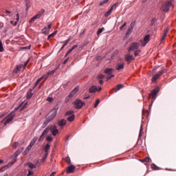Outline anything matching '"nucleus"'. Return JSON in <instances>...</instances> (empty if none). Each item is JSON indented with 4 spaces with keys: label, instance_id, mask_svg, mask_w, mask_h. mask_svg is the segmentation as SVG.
I'll use <instances>...</instances> for the list:
<instances>
[{
    "label": "nucleus",
    "instance_id": "33",
    "mask_svg": "<svg viewBox=\"0 0 176 176\" xmlns=\"http://www.w3.org/2000/svg\"><path fill=\"white\" fill-rule=\"evenodd\" d=\"M68 42H69V39L67 40V41L65 42L64 45H63L62 46V47L60 48L61 50H63V49H64V47H65V46H67V45H68Z\"/></svg>",
    "mask_w": 176,
    "mask_h": 176
},
{
    "label": "nucleus",
    "instance_id": "11",
    "mask_svg": "<svg viewBox=\"0 0 176 176\" xmlns=\"http://www.w3.org/2000/svg\"><path fill=\"white\" fill-rule=\"evenodd\" d=\"M78 90H79V88L78 87L74 88V90L70 93V94L67 98V100H71V98H72V97H74V96H75V94L78 93Z\"/></svg>",
    "mask_w": 176,
    "mask_h": 176
},
{
    "label": "nucleus",
    "instance_id": "13",
    "mask_svg": "<svg viewBox=\"0 0 176 176\" xmlns=\"http://www.w3.org/2000/svg\"><path fill=\"white\" fill-rule=\"evenodd\" d=\"M163 74V70L160 71L155 76H153L152 79V82H155V80H157L159 78H160V76Z\"/></svg>",
    "mask_w": 176,
    "mask_h": 176
},
{
    "label": "nucleus",
    "instance_id": "16",
    "mask_svg": "<svg viewBox=\"0 0 176 176\" xmlns=\"http://www.w3.org/2000/svg\"><path fill=\"white\" fill-rule=\"evenodd\" d=\"M23 151H24V148H21L20 150L15 152V153L14 154L13 160H16L17 157L20 155L21 152H23Z\"/></svg>",
    "mask_w": 176,
    "mask_h": 176
},
{
    "label": "nucleus",
    "instance_id": "24",
    "mask_svg": "<svg viewBox=\"0 0 176 176\" xmlns=\"http://www.w3.org/2000/svg\"><path fill=\"white\" fill-rule=\"evenodd\" d=\"M49 131H50V128L47 127L46 128L43 132L42 133V135H44L45 137H46V135H47V133H49Z\"/></svg>",
    "mask_w": 176,
    "mask_h": 176
},
{
    "label": "nucleus",
    "instance_id": "21",
    "mask_svg": "<svg viewBox=\"0 0 176 176\" xmlns=\"http://www.w3.org/2000/svg\"><path fill=\"white\" fill-rule=\"evenodd\" d=\"M36 141H38V137H34L30 143V146H34Z\"/></svg>",
    "mask_w": 176,
    "mask_h": 176
},
{
    "label": "nucleus",
    "instance_id": "43",
    "mask_svg": "<svg viewBox=\"0 0 176 176\" xmlns=\"http://www.w3.org/2000/svg\"><path fill=\"white\" fill-rule=\"evenodd\" d=\"M140 53H141V50H138L135 52L134 55L137 57V56H139Z\"/></svg>",
    "mask_w": 176,
    "mask_h": 176
},
{
    "label": "nucleus",
    "instance_id": "39",
    "mask_svg": "<svg viewBox=\"0 0 176 176\" xmlns=\"http://www.w3.org/2000/svg\"><path fill=\"white\" fill-rule=\"evenodd\" d=\"M43 140H45V136L43 134H41V137L38 139V141H39V142H42V141H43Z\"/></svg>",
    "mask_w": 176,
    "mask_h": 176
},
{
    "label": "nucleus",
    "instance_id": "51",
    "mask_svg": "<svg viewBox=\"0 0 176 176\" xmlns=\"http://www.w3.org/2000/svg\"><path fill=\"white\" fill-rule=\"evenodd\" d=\"M33 174H34V171L29 170V173H28V176L32 175Z\"/></svg>",
    "mask_w": 176,
    "mask_h": 176
},
{
    "label": "nucleus",
    "instance_id": "41",
    "mask_svg": "<svg viewBox=\"0 0 176 176\" xmlns=\"http://www.w3.org/2000/svg\"><path fill=\"white\" fill-rule=\"evenodd\" d=\"M98 104H100V99L96 100L94 108H97V107H98Z\"/></svg>",
    "mask_w": 176,
    "mask_h": 176
},
{
    "label": "nucleus",
    "instance_id": "55",
    "mask_svg": "<svg viewBox=\"0 0 176 176\" xmlns=\"http://www.w3.org/2000/svg\"><path fill=\"white\" fill-rule=\"evenodd\" d=\"M168 28H166L165 30H164V34H166V35H167V34L168 33Z\"/></svg>",
    "mask_w": 176,
    "mask_h": 176
},
{
    "label": "nucleus",
    "instance_id": "8",
    "mask_svg": "<svg viewBox=\"0 0 176 176\" xmlns=\"http://www.w3.org/2000/svg\"><path fill=\"white\" fill-rule=\"evenodd\" d=\"M56 115H57V110L53 109L52 111H51L50 113V116L48 118L49 120H53L54 118H56Z\"/></svg>",
    "mask_w": 176,
    "mask_h": 176
},
{
    "label": "nucleus",
    "instance_id": "60",
    "mask_svg": "<svg viewBox=\"0 0 176 176\" xmlns=\"http://www.w3.org/2000/svg\"><path fill=\"white\" fill-rule=\"evenodd\" d=\"M99 83H100V85H102V83H103L102 80H100Z\"/></svg>",
    "mask_w": 176,
    "mask_h": 176
},
{
    "label": "nucleus",
    "instance_id": "27",
    "mask_svg": "<svg viewBox=\"0 0 176 176\" xmlns=\"http://www.w3.org/2000/svg\"><path fill=\"white\" fill-rule=\"evenodd\" d=\"M36 19H39L37 17L36 15H35L34 16H33L30 21L29 23H34V21H35V20H36Z\"/></svg>",
    "mask_w": 176,
    "mask_h": 176
},
{
    "label": "nucleus",
    "instance_id": "54",
    "mask_svg": "<svg viewBox=\"0 0 176 176\" xmlns=\"http://www.w3.org/2000/svg\"><path fill=\"white\" fill-rule=\"evenodd\" d=\"M149 157H146L145 159H144V162H146V163H149Z\"/></svg>",
    "mask_w": 176,
    "mask_h": 176
},
{
    "label": "nucleus",
    "instance_id": "32",
    "mask_svg": "<svg viewBox=\"0 0 176 176\" xmlns=\"http://www.w3.org/2000/svg\"><path fill=\"white\" fill-rule=\"evenodd\" d=\"M19 146V142H15L13 144H12V148H14V149H16V148H17Z\"/></svg>",
    "mask_w": 176,
    "mask_h": 176
},
{
    "label": "nucleus",
    "instance_id": "52",
    "mask_svg": "<svg viewBox=\"0 0 176 176\" xmlns=\"http://www.w3.org/2000/svg\"><path fill=\"white\" fill-rule=\"evenodd\" d=\"M32 148V146L29 144V146L27 147L26 149L30 152V151H31Z\"/></svg>",
    "mask_w": 176,
    "mask_h": 176
},
{
    "label": "nucleus",
    "instance_id": "59",
    "mask_svg": "<svg viewBox=\"0 0 176 176\" xmlns=\"http://www.w3.org/2000/svg\"><path fill=\"white\" fill-rule=\"evenodd\" d=\"M54 175H56V172H53V173L50 175V176H54Z\"/></svg>",
    "mask_w": 176,
    "mask_h": 176
},
{
    "label": "nucleus",
    "instance_id": "6",
    "mask_svg": "<svg viewBox=\"0 0 176 176\" xmlns=\"http://www.w3.org/2000/svg\"><path fill=\"white\" fill-rule=\"evenodd\" d=\"M50 130L52 134V135H57V134H58V129H57V126H56L55 125H52L50 127Z\"/></svg>",
    "mask_w": 176,
    "mask_h": 176
},
{
    "label": "nucleus",
    "instance_id": "22",
    "mask_svg": "<svg viewBox=\"0 0 176 176\" xmlns=\"http://www.w3.org/2000/svg\"><path fill=\"white\" fill-rule=\"evenodd\" d=\"M125 60H126V61H131V60H134V57H133L132 55L127 54V55H126V56H125Z\"/></svg>",
    "mask_w": 176,
    "mask_h": 176
},
{
    "label": "nucleus",
    "instance_id": "1",
    "mask_svg": "<svg viewBox=\"0 0 176 176\" xmlns=\"http://www.w3.org/2000/svg\"><path fill=\"white\" fill-rule=\"evenodd\" d=\"M54 72H56L55 70H52L51 72H49L47 73V74H45L44 76H43L42 77H41L40 78H38L36 81V85L35 86H38V85H39V82L41 80H46V79H47V78H49V76H50V75H53L54 74Z\"/></svg>",
    "mask_w": 176,
    "mask_h": 176
},
{
    "label": "nucleus",
    "instance_id": "2",
    "mask_svg": "<svg viewBox=\"0 0 176 176\" xmlns=\"http://www.w3.org/2000/svg\"><path fill=\"white\" fill-rule=\"evenodd\" d=\"M149 41H151V36H149V34H147L144 36L143 40L140 41L139 44L140 46L144 47V46H145L148 43V42H149Z\"/></svg>",
    "mask_w": 176,
    "mask_h": 176
},
{
    "label": "nucleus",
    "instance_id": "64",
    "mask_svg": "<svg viewBox=\"0 0 176 176\" xmlns=\"http://www.w3.org/2000/svg\"><path fill=\"white\" fill-rule=\"evenodd\" d=\"M0 27H3V24L2 23H0Z\"/></svg>",
    "mask_w": 176,
    "mask_h": 176
},
{
    "label": "nucleus",
    "instance_id": "57",
    "mask_svg": "<svg viewBox=\"0 0 176 176\" xmlns=\"http://www.w3.org/2000/svg\"><path fill=\"white\" fill-rule=\"evenodd\" d=\"M76 47H78V45H74L72 47V50H75V49H76Z\"/></svg>",
    "mask_w": 176,
    "mask_h": 176
},
{
    "label": "nucleus",
    "instance_id": "10",
    "mask_svg": "<svg viewBox=\"0 0 176 176\" xmlns=\"http://www.w3.org/2000/svg\"><path fill=\"white\" fill-rule=\"evenodd\" d=\"M102 88L101 87H97L96 86H92L89 89V93H96V91H101Z\"/></svg>",
    "mask_w": 176,
    "mask_h": 176
},
{
    "label": "nucleus",
    "instance_id": "38",
    "mask_svg": "<svg viewBox=\"0 0 176 176\" xmlns=\"http://www.w3.org/2000/svg\"><path fill=\"white\" fill-rule=\"evenodd\" d=\"M31 97H32V92L31 91L28 92V96H27V98H31Z\"/></svg>",
    "mask_w": 176,
    "mask_h": 176
},
{
    "label": "nucleus",
    "instance_id": "58",
    "mask_svg": "<svg viewBox=\"0 0 176 176\" xmlns=\"http://www.w3.org/2000/svg\"><path fill=\"white\" fill-rule=\"evenodd\" d=\"M72 50H73L72 49L68 50L67 54H69V53H71Z\"/></svg>",
    "mask_w": 176,
    "mask_h": 176
},
{
    "label": "nucleus",
    "instance_id": "7",
    "mask_svg": "<svg viewBox=\"0 0 176 176\" xmlns=\"http://www.w3.org/2000/svg\"><path fill=\"white\" fill-rule=\"evenodd\" d=\"M13 118H14V114H13V113H12L7 118H5L4 125L6 126V124H8V123H10V122H12Z\"/></svg>",
    "mask_w": 176,
    "mask_h": 176
},
{
    "label": "nucleus",
    "instance_id": "23",
    "mask_svg": "<svg viewBox=\"0 0 176 176\" xmlns=\"http://www.w3.org/2000/svg\"><path fill=\"white\" fill-rule=\"evenodd\" d=\"M43 13H45V10L42 9L40 12H38L37 14H36V16L38 17V19H41Z\"/></svg>",
    "mask_w": 176,
    "mask_h": 176
},
{
    "label": "nucleus",
    "instance_id": "25",
    "mask_svg": "<svg viewBox=\"0 0 176 176\" xmlns=\"http://www.w3.org/2000/svg\"><path fill=\"white\" fill-rule=\"evenodd\" d=\"M67 120L69 122H74V120H75V115L72 114L71 116H69L68 118H67Z\"/></svg>",
    "mask_w": 176,
    "mask_h": 176
},
{
    "label": "nucleus",
    "instance_id": "40",
    "mask_svg": "<svg viewBox=\"0 0 176 176\" xmlns=\"http://www.w3.org/2000/svg\"><path fill=\"white\" fill-rule=\"evenodd\" d=\"M69 115H74V111L71 110L66 113L67 116H69Z\"/></svg>",
    "mask_w": 176,
    "mask_h": 176
},
{
    "label": "nucleus",
    "instance_id": "42",
    "mask_svg": "<svg viewBox=\"0 0 176 176\" xmlns=\"http://www.w3.org/2000/svg\"><path fill=\"white\" fill-rule=\"evenodd\" d=\"M54 100V99H53V98H52V97H48L47 98V101H48V102H53Z\"/></svg>",
    "mask_w": 176,
    "mask_h": 176
},
{
    "label": "nucleus",
    "instance_id": "53",
    "mask_svg": "<svg viewBox=\"0 0 176 176\" xmlns=\"http://www.w3.org/2000/svg\"><path fill=\"white\" fill-rule=\"evenodd\" d=\"M28 152L30 151L26 148L25 151L23 153V155H27Z\"/></svg>",
    "mask_w": 176,
    "mask_h": 176
},
{
    "label": "nucleus",
    "instance_id": "20",
    "mask_svg": "<svg viewBox=\"0 0 176 176\" xmlns=\"http://www.w3.org/2000/svg\"><path fill=\"white\" fill-rule=\"evenodd\" d=\"M20 20V14H16V21L14 22L13 21H11V24H12V25H17V23H19V21Z\"/></svg>",
    "mask_w": 176,
    "mask_h": 176
},
{
    "label": "nucleus",
    "instance_id": "12",
    "mask_svg": "<svg viewBox=\"0 0 176 176\" xmlns=\"http://www.w3.org/2000/svg\"><path fill=\"white\" fill-rule=\"evenodd\" d=\"M52 28V24L48 25L47 27H45L43 30H42V32L43 34H44V35H48L49 32H50V29Z\"/></svg>",
    "mask_w": 176,
    "mask_h": 176
},
{
    "label": "nucleus",
    "instance_id": "26",
    "mask_svg": "<svg viewBox=\"0 0 176 176\" xmlns=\"http://www.w3.org/2000/svg\"><path fill=\"white\" fill-rule=\"evenodd\" d=\"M113 12V8L111 7L110 10L105 14L106 17H108V16H110V14Z\"/></svg>",
    "mask_w": 176,
    "mask_h": 176
},
{
    "label": "nucleus",
    "instance_id": "50",
    "mask_svg": "<svg viewBox=\"0 0 176 176\" xmlns=\"http://www.w3.org/2000/svg\"><path fill=\"white\" fill-rule=\"evenodd\" d=\"M107 2H108V0H103L100 3V6H102V5H104V3H107Z\"/></svg>",
    "mask_w": 176,
    "mask_h": 176
},
{
    "label": "nucleus",
    "instance_id": "62",
    "mask_svg": "<svg viewBox=\"0 0 176 176\" xmlns=\"http://www.w3.org/2000/svg\"><path fill=\"white\" fill-rule=\"evenodd\" d=\"M3 162V160H0V164H2Z\"/></svg>",
    "mask_w": 176,
    "mask_h": 176
},
{
    "label": "nucleus",
    "instance_id": "44",
    "mask_svg": "<svg viewBox=\"0 0 176 176\" xmlns=\"http://www.w3.org/2000/svg\"><path fill=\"white\" fill-rule=\"evenodd\" d=\"M139 137L141 138L142 137V126H140Z\"/></svg>",
    "mask_w": 176,
    "mask_h": 176
},
{
    "label": "nucleus",
    "instance_id": "63",
    "mask_svg": "<svg viewBox=\"0 0 176 176\" xmlns=\"http://www.w3.org/2000/svg\"><path fill=\"white\" fill-rule=\"evenodd\" d=\"M6 13H9V14L11 13L10 11H8V10H6Z\"/></svg>",
    "mask_w": 176,
    "mask_h": 176
},
{
    "label": "nucleus",
    "instance_id": "35",
    "mask_svg": "<svg viewBox=\"0 0 176 176\" xmlns=\"http://www.w3.org/2000/svg\"><path fill=\"white\" fill-rule=\"evenodd\" d=\"M105 29L104 28H101L100 29H99L98 30V32H97V35H100V34H101L102 32V31H104Z\"/></svg>",
    "mask_w": 176,
    "mask_h": 176
},
{
    "label": "nucleus",
    "instance_id": "34",
    "mask_svg": "<svg viewBox=\"0 0 176 176\" xmlns=\"http://www.w3.org/2000/svg\"><path fill=\"white\" fill-rule=\"evenodd\" d=\"M151 168H153V170H159V167L155 165V164H151Z\"/></svg>",
    "mask_w": 176,
    "mask_h": 176
},
{
    "label": "nucleus",
    "instance_id": "30",
    "mask_svg": "<svg viewBox=\"0 0 176 176\" xmlns=\"http://www.w3.org/2000/svg\"><path fill=\"white\" fill-rule=\"evenodd\" d=\"M49 149H50V144H47L45 146V152L46 153H47V151H49Z\"/></svg>",
    "mask_w": 176,
    "mask_h": 176
},
{
    "label": "nucleus",
    "instance_id": "4",
    "mask_svg": "<svg viewBox=\"0 0 176 176\" xmlns=\"http://www.w3.org/2000/svg\"><path fill=\"white\" fill-rule=\"evenodd\" d=\"M170 7H171V3L168 1L162 6L161 10L162 12H168V10H170Z\"/></svg>",
    "mask_w": 176,
    "mask_h": 176
},
{
    "label": "nucleus",
    "instance_id": "9",
    "mask_svg": "<svg viewBox=\"0 0 176 176\" xmlns=\"http://www.w3.org/2000/svg\"><path fill=\"white\" fill-rule=\"evenodd\" d=\"M140 47V43H133L131 47L128 50L129 52L133 50V52L137 50Z\"/></svg>",
    "mask_w": 176,
    "mask_h": 176
},
{
    "label": "nucleus",
    "instance_id": "15",
    "mask_svg": "<svg viewBox=\"0 0 176 176\" xmlns=\"http://www.w3.org/2000/svg\"><path fill=\"white\" fill-rule=\"evenodd\" d=\"M28 63L26 62V63H25V65H18V66L16 67V71L15 72L16 74H17V72H20V69H21V68H23V69H25V67H27V64H28Z\"/></svg>",
    "mask_w": 176,
    "mask_h": 176
},
{
    "label": "nucleus",
    "instance_id": "28",
    "mask_svg": "<svg viewBox=\"0 0 176 176\" xmlns=\"http://www.w3.org/2000/svg\"><path fill=\"white\" fill-rule=\"evenodd\" d=\"M28 167H30V168H36V166L34 165V164H32V163H28Z\"/></svg>",
    "mask_w": 176,
    "mask_h": 176
},
{
    "label": "nucleus",
    "instance_id": "47",
    "mask_svg": "<svg viewBox=\"0 0 176 176\" xmlns=\"http://www.w3.org/2000/svg\"><path fill=\"white\" fill-rule=\"evenodd\" d=\"M126 25H127V23H124L123 24V25H122L121 27H120V30H121V31L123 30H124V27H126Z\"/></svg>",
    "mask_w": 176,
    "mask_h": 176
},
{
    "label": "nucleus",
    "instance_id": "18",
    "mask_svg": "<svg viewBox=\"0 0 176 176\" xmlns=\"http://www.w3.org/2000/svg\"><path fill=\"white\" fill-rule=\"evenodd\" d=\"M157 93H159V89H154L151 92L152 98L153 100H155L156 98V96H157Z\"/></svg>",
    "mask_w": 176,
    "mask_h": 176
},
{
    "label": "nucleus",
    "instance_id": "46",
    "mask_svg": "<svg viewBox=\"0 0 176 176\" xmlns=\"http://www.w3.org/2000/svg\"><path fill=\"white\" fill-rule=\"evenodd\" d=\"M65 160H66L67 163H68L69 164H71V159L69 158V157H67L65 158Z\"/></svg>",
    "mask_w": 176,
    "mask_h": 176
},
{
    "label": "nucleus",
    "instance_id": "14",
    "mask_svg": "<svg viewBox=\"0 0 176 176\" xmlns=\"http://www.w3.org/2000/svg\"><path fill=\"white\" fill-rule=\"evenodd\" d=\"M116 68L117 71H122V69L124 68V63L121 62L120 63H118Z\"/></svg>",
    "mask_w": 176,
    "mask_h": 176
},
{
    "label": "nucleus",
    "instance_id": "56",
    "mask_svg": "<svg viewBox=\"0 0 176 176\" xmlns=\"http://www.w3.org/2000/svg\"><path fill=\"white\" fill-rule=\"evenodd\" d=\"M46 157H47V154H46V155L43 157V162H45V160H46Z\"/></svg>",
    "mask_w": 176,
    "mask_h": 176
},
{
    "label": "nucleus",
    "instance_id": "37",
    "mask_svg": "<svg viewBox=\"0 0 176 176\" xmlns=\"http://www.w3.org/2000/svg\"><path fill=\"white\" fill-rule=\"evenodd\" d=\"M131 31H133V28H129L126 32V36H129L131 34Z\"/></svg>",
    "mask_w": 176,
    "mask_h": 176
},
{
    "label": "nucleus",
    "instance_id": "19",
    "mask_svg": "<svg viewBox=\"0 0 176 176\" xmlns=\"http://www.w3.org/2000/svg\"><path fill=\"white\" fill-rule=\"evenodd\" d=\"M58 126H60V127H64V126H65V124H67V120H62L58 122Z\"/></svg>",
    "mask_w": 176,
    "mask_h": 176
},
{
    "label": "nucleus",
    "instance_id": "48",
    "mask_svg": "<svg viewBox=\"0 0 176 176\" xmlns=\"http://www.w3.org/2000/svg\"><path fill=\"white\" fill-rule=\"evenodd\" d=\"M98 78V79H104L105 78V76H104V74H99Z\"/></svg>",
    "mask_w": 176,
    "mask_h": 176
},
{
    "label": "nucleus",
    "instance_id": "31",
    "mask_svg": "<svg viewBox=\"0 0 176 176\" xmlns=\"http://www.w3.org/2000/svg\"><path fill=\"white\" fill-rule=\"evenodd\" d=\"M57 34V30L54 31L52 34H50L48 36V39H50V38H52V36H54V35H56Z\"/></svg>",
    "mask_w": 176,
    "mask_h": 176
},
{
    "label": "nucleus",
    "instance_id": "36",
    "mask_svg": "<svg viewBox=\"0 0 176 176\" xmlns=\"http://www.w3.org/2000/svg\"><path fill=\"white\" fill-rule=\"evenodd\" d=\"M122 88H123V85H118L116 87V91H118V90H120Z\"/></svg>",
    "mask_w": 176,
    "mask_h": 176
},
{
    "label": "nucleus",
    "instance_id": "45",
    "mask_svg": "<svg viewBox=\"0 0 176 176\" xmlns=\"http://www.w3.org/2000/svg\"><path fill=\"white\" fill-rule=\"evenodd\" d=\"M46 140H47V141H48V142H52V141H53V138H52V136H47V138H46Z\"/></svg>",
    "mask_w": 176,
    "mask_h": 176
},
{
    "label": "nucleus",
    "instance_id": "17",
    "mask_svg": "<svg viewBox=\"0 0 176 176\" xmlns=\"http://www.w3.org/2000/svg\"><path fill=\"white\" fill-rule=\"evenodd\" d=\"M75 170V166L74 165H71L70 166H69L67 169V174H71L72 173L74 172V170Z\"/></svg>",
    "mask_w": 176,
    "mask_h": 176
},
{
    "label": "nucleus",
    "instance_id": "5",
    "mask_svg": "<svg viewBox=\"0 0 176 176\" xmlns=\"http://www.w3.org/2000/svg\"><path fill=\"white\" fill-rule=\"evenodd\" d=\"M113 73V69L109 68V69H106L104 70V74H107V75H109L107 77V80H109L111 78H113L115 75L112 74Z\"/></svg>",
    "mask_w": 176,
    "mask_h": 176
},
{
    "label": "nucleus",
    "instance_id": "29",
    "mask_svg": "<svg viewBox=\"0 0 176 176\" xmlns=\"http://www.w3.org/2000/svg\"><path fill=\"white\" fill-rule=\"evenodd\" d=\"M5 50L3 49V45L2 44V41H0V53H2Z\"/></svg>",
    "mask_w": 176,
    "mask_h": 176
},
{
    "label": "nucleus",
    "instance_id": "49",
    "mask_svg": "<svg viewBox=\"0 0 176 176\" xmlns=\"http://www.w3.org/2000/svg\"><path fill=\"white\" fill-rule=\"evenodd\" d=\"M166 36H167V34L164 33L162 38L161 39L162 42H163V41H164V39H166Z\"/></svg>",
    "mask_w": 176,
    "mask_h": 176
},
{
    "label": "nucleus",
    "instance_id": "61",
    "mask_svg": "<svg viewBox=\"0 0 176 176\" xmlns=\"http://www.w3.org/2000/svg\"><path fill=\"white\" fill-rule=\"evenodd\" d=\"M28 105V103L25 104L24 106L23 107V108H25V107H27Z\"/></svg>",
    "mask_w": 176,
    "mask_h": 176
},
{
    "label": "nucleus",
    "instance_id": "3",
    "mask_svg": "<svg viewBox=\"0 0 176 176\" xmlns=\"http://www.w3.org/2000/svg\"><path fill=\"white\" fill-rule=\"evenodd\" d=\"M73 104H74V108H76V109H80V108H82V107H83L85 105V102H83V101L78 100V99L76 100Z\"/></svg>",
    "mask_w": 176,
    "mask_h": 176
}]
</instances>
